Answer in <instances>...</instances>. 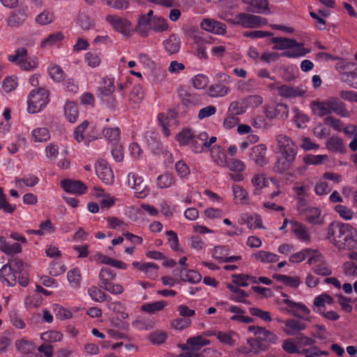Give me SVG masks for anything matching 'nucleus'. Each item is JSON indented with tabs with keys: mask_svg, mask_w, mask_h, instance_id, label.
Masks as SVG:
<instances>
[{
	"mask_svg": "<svg viewBox=\"0 0 357 357\" xmlns=\"http://www.w3.org/2000/svg\"><path fill=\"white\" fill-rule=\"evenodd\" d=\"M49 92L43 88L32 90L27 98V110L36 114L40 112L49 102Z\"/></svg>",
	"mask_w": 357,
	"mask_h": 357,
	"instance_id": "obj_2",
	"label": "nucleus"
},
{
	"mask_svg": "<svg viewBox=\"0 0 357 357\" xmlns=\"http://www.w3.org/2000/svg\"><path fill=\"white\" fill-rule=\"evenodd\" d=\"M313 271L319 275L322 276H328L332 274V270L330 266L327 264V263L324 261L319 262L313 268Z\"/></svg>",
	"mask_w": 357,
	"mask_h": 357,
	"instance_id": "obj_61",
	"label": "nucleus"
},
{
	"mask_svg": "<svg viewBox=\"0 0 357 357\" xmlns=\"http://www.w3.org/2000/svg\"><path fill=\"white\" fill-rule=\"evenodd\" d=\"M64 114L69 122L75 123L78 118L77 105L73 102H67L64 107Z\"/></svg>",
	"mask_w": 357,
	"mask_h": 357,
	"instance_id": "obj_38",
	"label": "nucleus"
},
{
	"mask_svg": "<svg viewBox=\"0 0 357 357\" xmlns=\"http://www.w3.org/2000/svg\"><path fill=\"white\" fill-rule=\"evenodd\" d=\"M264 114L269 119H279L284 121L289 115V107L284 103H273L264 107Z\"/></svg>",
	"mask_w": 357,
	"mask_h": 357,
	"instance_id": "obj_7",
	"label": "nucleus"
},
{
	"mask_svg": "<svg viewBox=\"0 0 357 357\" xmlns=\"http://www.w3.org/2000/svg\"><path fill=\"white\" fill-rule=\"evenodd\" d=\"M296 158L278 154V159L273 167L274 172L282 174L289 169Z\"/></svg>",
	"mask_w": 357,
	"mask_h": 357,
	"instance_id": "obj_26",
	"label": "nucleus"
},
{
	"mask_svg": "<svg viewBox=\"0 0 357 357\" xmlns=\"http://www.w3.org/2000/svg\"><path fill=\"white\" fill-rule=\"evenodd\" d=\"M248 331L257 336L262 342L268 344H276L278 337L276 334L261 326H250Z\"/></svg>",
	"mask_w": 357,
	"mask_h": 357,
	"instance_id": "obj_11",
	"label": "nucleus"
},
{
	"mask_svg": "<svg viewBox=\"0 0 357 357\" xmlns=\"http://www.w3.org/2000/svg\"><path fill=\"white\" fill-rule=\"evenodd\" d=\"M99 283L100 288L103 289L105 286L112 282L116 278V273L108 268H102L99 273Z\"/></svg>",
	"mask_w": 357,
	"mask_h": 357,
	"instance_id": "obj_34",
	"label": "nucleus"
},
{
	"mask_svg": "<svg viewBox=\"0 0 357 357\" xmlns=\"http://www.w3.org/2000/svg\"><path fill=\"white\" fill-rule=\"evenodd\" d=\"M272 42L275 44L274 50H287L296 44V40L282 38L274 37L271 39Z\"/></svg>",
	"mask_w": 357,
	"mask_h": 357,
	"instance_id": "obj_39",
	"label": "nucleus"
},
{
	"mask_svg": "<svg viewBox=\"0 0 357 357\" xmlns=\"http://www.w3.org/2000/svg\"><path fill=\"white\" fill-rule=\"evenodd\" d=\"M252 259L258 263L271 264L277 262L280 257L275 253L265 250H257L252 253Z\"/></svg>",
	"mask_w": 357,
	"mask_h": 357,
	"instance_id": "obj_21",
	"label": "nucleus"
},
{
	"mask_svg": "<svg viewBox=\"0 0 357 357\" xmlns=\"http://www.w3.org/2000/svg\"><path fill=\"white\" fill-rule=\"evenodd\" d=\"M267 149L264 144H260L254 146L249 153L250 159L252 160L257 165L263 167L268 163L266 157Z\"/></svg>",
	"mask_w": 357,
	"mask_h": 357,
	"instance_id": "obj_13",
	"label": "nucleus"
},
{
	"mask_svg": "<svg viewBox=\"0 0 357 357\" xmlns=\"http://www.w3.org/2000/svg\"><path fill=\"white\" fill-rule=\"evenodd\" d=\"M78 23L84 30H89L94 27L93 20L84 12H80L78 15Z\"/></svg>",
	"mask_w": 357,
	"mask_h": 357,
	"instance_id": "obj_56",
	"label": "nucleus"
},
{
	"mask_svg": "<svg viewBox=\"0 0 357 357\" xmlns=\"http://www.w3.org/2000/svg\"><path fill=\"white\" fill-rule=\"evenodd\" d=\"M208 134L206 132H201L198 135L194 133L190 148L196 153H201L204 148H206V139H208Z\"/></svg>",
	"mask_w": 357,
	"mask_h": 357,
	"instance_id": "obj_29",
	"label": "nucleus"
},
{
	"mask_svg": "<svg viewBox=\"0 0 357 357\" xmlns=\"http://www.w3.org/2000/svg\"><path fill=\"white\" fill-rule=\"evenodd\" d=\"M326 238L340 250L357 249V230L349 224L332 222Z\"/></svg>",
	"mask_w": 357,
	"mask_h": 357,
	"instance_id": "obj_1",
	"label": "nucleus"
},
{
	"mask_svg": "<svg viewBox=\"0 0 357 357\" xmlns=\"http://www.w3.org/2000/svg\"><path fill=\"white\" fill-rule=\"evenodd\" d=\"M230 89L225 84L216 83L209 86L207 90L208 95L211 98H220L227 96Z\"/></svg>",
	"mask_w": 357,
	"mask_h": 357,
	"instance_id": "obj_32",
	"label": "nucleus"
},
{
	"mask_svg": "<svg viewBox=\"0 0 357 357\" xmlns=\"http://www.w3.org/2000/svg\"><path fill=\"white\" fill-rule=\"evenodd\" d=\"M247 342L250 347L252 353L255 354H257L261 351H266L268 349L267 344L262 342L257 336L255 338L248 339Z\"/></svg>",
	"mask_w": 357,
	"mask_h": 357,
	"instance_id": "obj_48",
	"label": "nucleus"
},
{
	"mask_svg": "<svg viewBox=\"0 0 357 357\" xmlns=\"http://www.w3.org/2000/svg\"><path fill=\"white\" fill-rule=\"evenodd\" d=\"M27 50L24 47L18 48L14 54L8 55L9 61L17 65L22 70H31L37 68L38 62L36 56L28 57Z\"/></svg>",
	"mask_w": 357,
	"mask_h": 357,
	"instance_id": "obj_4",
	"label": "nucleus"
},
{
	"mask_svg": "<svg viewBox=\"0 0 357 357\" xmlns=\"http://www.w3.org/2000/svg\"><path fill=\"white\" fill-rule=\"evenodd\" d=\"M84 60L91 68H97L101 63V58L99 54L88 52L84 55Z\"/></svg>",
	"mask_w": 357,
	"mask_h": 357,
	"instance_id": "obj_59",
	"label": "nucleus"
},
{
	"mask_svg": "<svg viewBox=\"0 0 357 357\" xmlns=\"http://www.w3.org/2000/svg\"><path fill=\"white\" fill-rule=\"evenodd\" d=\"M15 209V205L7 202L6 195L3 193V188L0 187V210L7 213H13Z\"/></svg>",
	"mask_w": 357,
	"mask_h": 357,
	"instance_id": "obj_60",
	"label": "nucleus"
},
{
	"mask_svg": "<svg viewBox=\"0 0 357 357\" xmlns=\"http://www.w3.org/2000/svg\"><path fill=\"white\" fill-rule=\"evenodd\" d=\"M101 1L107 6L116 10H126L130 6L128 0H101Z\"/></svg>",
	"mask_w": 357,
	"mask_h": 357,
	"instance_id": "obj_62",
	"label": "nucleus"
},
{
	"mask_svg": "<svg viewBox=\"0 0 357 357\" xmlns=\"http://www.w3.org/2000/svg\"><path fill=\"white\" fill-rule=\"evenodd\" d=\"M144 98L143 89L140 85H136L133 87L128 101L131 107H134L136 105L139 104Z\"/></svg>",
	"mask_w": 357,
	"mask_h": 357,
	"instance_id": "obj_44",
	"label": "nucleus"
},
{
	"mask_svg": "<svg viewBox=\"0 0 357 357\" xmlns=\"http://www.w3.org/2000/svg\"><path fill=\"white\" fill-rule=\"evenodd\" d=\"M233 282L236 284V286L241 287H246L248 285V281L251 282L252 283H257V278L252 276H250L248 275L245 274H236L233 275Z\"/></svg>",
	"mask_w": 357,
	"mask_h": 357,
	"instance_id": "obj_50",
	"label": "nucleus"
},
{
	"mask_svg": "<svg viewBox=\"0 0 357 357\" xmlns=\"http://www.w3.org/2000/svg\"><path fill=\"white\" fill-rule=\"evenodd\" d=\"M63 34L60 31L53 33L41 41L40 47L45 48L57 45L63 40Z\"/></svg>",
	"mask_w": 357,
	"mask_h": 357,
	"instance_id": "obj_40",
	"label": "nucleus"
},
{
	"mask_svg": "<svg viewBox=\"0 0 357 357\" xmlns=\"http://www.w3.org/2000/svg\"><path fill=\"white\" fill-rule=\"evenodd\" d=\"M211 153L214 162L220 167H226L227 155L220 146H213L211 149Z\"/></svg>",
	"mask_w": 357,
	"mask_h": 357,
	"instance_id": "obj_36",
	"label": "nucleus"
},
{
	"mask_svg": "<svg viewBox=\"0 0 357 357\" xmlns=\"http://www.w3.org/2000/svg\"><path fill=\"white\" fill-rule=\"evenodd\" d=\"M104 137L112 144H116L120 139L121 131L119 128H106L102 131Z\"/></svg>",
	"mask_w": 357,
	"mask_h": 357,
	"instance_id": "obj_47",
	"label": "nucleus"
},
{
	"mask_svg": "<svg viewBox=\"0 0 357 357\" xmlns=\"http://www.w3.org/2000/svg\"><path fill=\"white\" fill-rule=\"evenodd\" d=\"M174 177L172 174L165 173L157 178V185L160 188H170L174 184Z\"/></svg>",
	"mask_w": 357,
	"mask_h": 357,
	"instance_id": "obj_52",
	"label": "nucleus"
},
{
	"mask_svg": "<svg viewBox=\"0 0 357 357\" xmlns=\"http://www.w3.org/2000/svg\"><path fill=\"white\" fill-rule=\"evenodd\" d=\"M284 324L286 326L284 331L289 335H296L298 332L302 331L306 328V324L305 323L294 319H287Z\"/></svg>",
	"mask_w": 357,
	"mask_h": 357,
	"instance_id": "obj_28",
	"label": "nucleus"
},
{
	"mask_svg": "<svg viewBox=\"0 0 357 357\" xmlns=\"http://www.w3.org/2000/svg\"><path fill=\"white\" fill-rule=\"evenodd\" d=\"M312 113L318 116H324L329 114V109L327 100L325 101L313 100L310 105Z\"/></svg>",
	"mask_w": 357,
	"mask_h": 357,
	"instance_id": "obj_33",
	"label": "nucleus"
},
{
	"mask_svg": "<svg viewBox=\"0 0 357 357\" xmlns=\"http://www.w3.org/2000/svg\"><path fill=\"white\" fill-rule=\"evenodd\" d=\"M279 96L286 98H294L303 96L305 91L298 88L293 87L287 84H283L277 87Z\"/></svg>",
	"mask_w": 357,
	"mask_h": 357,
	"instance_id": "obj_25",
	"label": "nucleus"
},
{
	"mask_svg": "<svg viewBox=\"0 0 357 357\" xmlns=\"http://www.w3.org/2000/svg\"><path fill=\"white\" fill-rule=\"evenodd\" d=\"M15 347L24 357H43L42 354L37 352L34 343L26 338L17 340Z\"/></svg>",
	"mask_w": 357,
	"mask_h": 357,
	"instance_id": "obj_12",
	"label": "nucleus"
},
{
	"mask_svg": "<svg viewBox=\"0 0 357 357\" xmlns=\"http://www.w3.org/2000/svg\"><path fill=\"white\" fill-rule=\"evenodd\" d=\"M296 209L299 214L305 217V221L314 225H320L323 223L321 218V211L319 208L309 206L305 198H298Z\"/></svg>",
	"mask_w": 357,
	"mask_h": 357,
	"instance_id": "obj_3",
	"label": "nucleus"
},
{
	"mask_svg": "<svg viewBox=\"0 0 357 357\" xmlns=\"http://www.w3.org/2000/svg\"><path fill=\"white\" fill-rule=\"evenodd\" d=\"M167 303L165 301H158L153 303H148L142 305V310L149 314H154L158 311L162 310Z\"/></svg>",
	"mask_w": 357,
	"mask_h": 357,
	"instance_id": "obj_45",
	"label": "nucleus"
},
{
	"mask_svg": "<svg viewBox=\"0 0 357 357\" xmlns=\"http://www.w3.org/2000/svg\"><path fill=\"white\" fill-rule=\"evenodd\" d=\"M306 252H307V258L308 259L307 263L310 265L317 264L319 262L323 261V259H324V256L318 250L307 248Z\"/></svg>",
	"mask_w": 357,
	"mask_h": 357,
	"instance_id": "obj_58",
	"label": "nucleus"
},
{
	"mask_svg": "<svg viewBox=\"0 0 357 357\" xmlns=\"http://www.w3.org/2000/svg\"><path fill=\"white\" fill-rule=\"evenodd\" d=\"M102 86L100 87L101 93L105 96L111 95L115 90L114 79L112 77H104L102 81Z\"/></svg>",
	"mask_w": 357,
	"mask_h": 357,
	"instance_id": "obj_49",
	"label": "nucleus"
},
{
	"mask_svg": "<svg viewBox=\"0 0 357 357\" xmlns=\"http://www.w3.org/2000/svg\"><path fill=\"white\" fill-rule=\"evenodd\" d=\"M194 132L190 129H184L176 135V140L181 145L191 146Z\"/></svg>",
	"mask_w": 357,
	"mask_h": 357,
	"instance_id": "obj_51",
	"label": "nucleus"
},
{
	"mask_svg": "<svg viewBox=\"0 0 357 357\" xmlns=\"http://www.w3.org/2000/svg\"><path fill=\"white\" fill-rule=\"evenodd\" d=\"M248 6L246 10L250 13L260 14H271L267 0H242Z\"/></svg>",
	"mask_w": 357,
	"mask_h": 357,
	"instance_id": "obj_15",
	"label": "nucleus"
},
{
	"mask_svg": "<svg viewBox=\"0 0 357 357\" xmlns=\"http://www.w3.org/2000/svg\"><path fill=\"white\" fill-rule=\"evenodd\" d=\"M229 248L227 245H217L213 248L212 256L213 258L222 261L229 255Z\"/></svg>",
	"mask_w": 357,
	"mask_h": 357,
	"instance_id": "obj_64",
	"label": "nucleus"
},
{
	"mask_svg": "<svg viewBox=\"0 0 357 357\" xmlns=\"http://www.w3.org/2000/svg\"><path fill=\"white\" fill-rule=\"evenodd\" d=\"M132 266L142 271L148 278L154 279L157 277L159 266L155 263L147 262L142 264L138 261H134Z\"/></svg>",
	"mask_w": 357,
	"mask_h": 357,
	"instance_id": "obj_23",
	"label": "nucleus"
},
{
	"mask_svg": "<svg viewBox=\"0 0 357 357\" xmlns=\"http://www.w3.org/2000/svg\"><path fill=\"white\" fill-rule=\"evenodd\" d=\"M48 73L50 77L55 82H61L63 79L65 73L62 68L56 64H51L48 68Z\"/></svg>",
	"mask_w": 357,
	"mask_h": 357,
	"instance_id": "obj_54",
	"label": "nucleus"
},
{
	"mask_svg": "<svg viewBox=\"0 0 357 357\" xmlns=\"http://www.w3.org/2000/svg\"><path fill=\"white\" fill-rule=\"evenodd\" d=\"M200 26L202 29L215 34H224L226 32L225 24L212 19L203 20Z\"/></svg>",
	"mask_w": 357,
	"mask_h": 357,
	"instance_id": "obj_19",
	"label": "nucleus"
},
{
	"mask_svg": "<svg viewBox=\"0 0 357 357\" xmlns=\"http://www.w3.org/2000/svg\"><path fill=\"white\" fill-rule=\"evenodd\" d=\"M32 139L36 142H45L50 139V132L47 128H38L33 130Z\"/></svg>",
	"mask_w": 357,
	"mask_h": 357,
	"instance_id": "obj_42",
	"label": "nucleus"
},
{
	"mask_svg": "<svg viewBox=\"0 0 357 357\" xmlns=\"http://www.w3.org/2000/svg\"><path fill=\"white\" fill-rule=\"evenodd\" d=\"M0 250L7 255H14L22 252V248L19 243H10L7 241L0 245Z\"/></svg>",
	"mask_w": 357,
	"mask_h": 357,
	"instance_id": "obj_41",
	"label": "nucleus"
},
{
	"mask_svg": "<svg viewBox=\"0 0 357 357\" xmlns=\"http://www.w3.org/2000/svg\"><path fill=\"white\" fill-rule=\"evenodd\" d=\"M152 19L148 18L140 15L137 19V24L136 26V31L142 36L146 37L149 36V31L151 28Z\"/></svg>",
	"mask_w": 357,
	"mask_h": 357,
	"instance_id": "obj_31",
	"label": "nucleus"
},
{
	"mask_svg": "<svg viewBox=\"0 0 357 357\" xmlns=\"http://www.w3.org/2000/svg\"><path fill=\"white\" fill-rule=\"evenodd\" d=\"M228 289L233 292L234 294L230 296L229 299L239 303H247L246 298L248 296V294L245 291L238 288L237 286L229 284L228 285Z\"/></svg>",
	"mask_w": 357,
	"mask_h": 357,
	"instance_id": "obj_37",
	"label": "nucleus"
},
{
	"mask_svg": "<svg viewBox=\"0 0 357 357\" xmlns=\"http://www.w3.org/2000/svg\"><path fill=\"white\" fill-rule=\"evenodd\" d=\"M279 152L278 154L296 158L297 147L291 138L285 135H278L276 137Z\"/></svg>",
	"mask_w": 357,
	"mask_h": 357,
	"instance_id": "obj_9",
	"label": "nucleus"
},
{
	"mask_svg": "<svg viewBox=\"0 0 357 357\" xmlns=\"http://www.w3.org/2000/svg\"><path fill=\"white\" fill-rule=\"evenodd\" d=\"M8 264L3 265L0 269V280L8 286H14L17 283V273Z\"/></svg>",
	"mask_w": 357,
	"mask_h": 357,
	"instance_id": "obj_27",
	"label": "nucleus"
},
{
	"mask_svg": "<svg viewBox=\"0 0 357 357\" xmlns=\"http://www.w3.org/2000/svg\"><path fill=\"white\" fill-rule=\"evenodd\" d=\"M105 20L115 31L125 36L130 34L131 22L127 19L116 15H108L106 16Z\"/></svg>",
	"mask_w": 357,
	"mask_h": 357,
	"instance_id": "obj_8",
	"label": "nucleus"
},
{
	"mask_svg": "<svg viewBox=\"0 0 357 357\" xmlns=\"http://www.w3.org/2000/svg\"><path fill=\"white\" fill-rule=\"evenodd\" d=\"M309 52L310 50L303 47L302 44L297 43L296 40V44L289 48L288 50L282 52V56L288 58H296L303 56Z\"/></svg>",
	"mask_w": 357,
	"mask_h": 357,
	"instance_id": "obj_30",
	"label": "nucleus"
},
{
	"mask_svg": "<svg viewBox=\"0 0 357 357\" xmlns=\"http://www.w3.org/2000/svg\"><path fill=\"white\" fill-rule=\"evenodd\" d=\"M329 114L334 112L336 114L347 117L349 116V111L346 109L344 104L338 98L335 97H331L327 99Z\"/></svg>",
	"mask_w": 357,
	"mask_h": 357,
	"instance_id": "obj_22",
	"label": "nucleus"
},
{
	"mask_svg": "<svg viewBox=\"0 0 357 357\" xmlns=\"http://www.w3.org/2000/svg\"><path fill=\"white\" fill-rule=\"evenodd\" d=\"M95 167L97 176L103 183L107 185H111L114 183V173L107 161L99 160Z\"/></svg>",
	"mask_w": 357,
	"mask_h": 357,
	"instance_id": "obj_10",
	"label": "nucleus"
},
{
	"mask_svg": "<svg viewBox=\"0 0 357 357\" xmlns=\"http://www.w3.org/2000/svg\"><path fill=\"white\" fill-rule=\"evenodd\" d=\"M328 160L326 155H312L308 154L303 157V160L306 165H318L323 164Z\"/></svg>",
	"mask_w": 357,
	"mask_h": 357,
	"instance_id": "obj_53",
	"label": "nucleus"
},
{
	"mask_svg": "<svg viewBox=\"0 0 357 357\" xmlns=\"http://www.w3.org/2000/svg\"><path fill=\"white\" fill-rule=\"evenodd\" d=\"M61 186L66 192L77 195L84 194L87 188L83 182L70 179L61 181Z\"/></svg>",
	"mask_w": 357,
	"mask_h": 357,
	"instance_id": "obj_18",
	"label": "nucleus"
},
{
	"mask_svg": "<svg viewBox=\"0 0 357 357\" xmlns=\"http://www.w3.org/2000/svg\"><path fill=\"white\" fill-rule=\"evenodd\" d=\"M273 278L291 287L296 288L301 283L300 279L298 277L292 278L286 275L279 274L274 275Z\"/></svg>",
	"mask_w": 357,
	"mask_h": 357,
	"instance_id": "obj_55",
	"label": "nucleus"
},
{
	"mask_svg": "<svg viewBox=\"0 0 357 357\" xmlns=\"http://www.w3.org/2000/svg\"><path fill=\"white\" fill-rule=\"evenodd\" d=\"M209 343L210 342L208 340L202 336H196L188 338L186 342L187 345H189L190 347H192L197 352L202 347L206 346L209 344Z\"/></svg>",
	"mask_w": 357,
	"mask_h": 357,
	"instance_id": "obj_46",
	"label": "nucleus"
},
{
	"mask_svg": "<svg viewBox=\"0 0 357 357\" xmlns=\"http://www.w3.org/2000/svg\"><path fill=\"white\" fill-rule=\"evenodd\" d=\"M27 17L26 8H20L10 13L6 20L8 26L19 27L23 24Z\"/></svg>",
	"mask_w": 357,
	"mask_h": 357,
	"instance_id": "obj_24",
	"label": "nucleus"
},
{
	"mask_svg": "<svg viewBox=\"0 0 357 357\" xmlns=\"http://www.w3.org/2000/svg\"><path fill=\"white\" fill-rule=\"evenodd\" d=\"M167 338V335L165 332L162 331H155L151 333L148 339L153 344H161L164 343Z\"/></svg>",
	"mask_w": 357,
	"mask_h": 357,
	"instance_id": "obj_57",
	"label": "nucleus"
},
{
	"mask_svg": "<svg viewBox=\"0 0 357 357\" xmlns=\"http://www.w3.org/2000/svg\"><path fill=\"white\" fill-rule=\"evenodd\" d=\"M283 296L285 298L283 300V303L290 308V312L292 315L303 319H305L307 316L309 315L310 311L303 303H296L291 300H289L287 294H284Z\"/></svg>",
	"mask_w": 357,
	"mask_h": 357,
	"instance_id": "obj_14",
	"label": "nucleus"
},
{
	"mask_svg": "<svg viewBox=\"0 0 357 357\" xmlns=\"http://www.w3.org/2000/svg\"><path fill=\"white\" fill-rule=\"evenodd\" d=\"M335 211L345 220H351L354 215V211L351 208L341 204L336 205L335 206Z\"/></svg>",
	"mask_w": 357,
	"mask_h": 357,
	"instance_id": "obj_63",
	"label": "nucleus"
},
{
	"mask_svg": "<svg viewBox=\"0 0 357 357\" xmlns=\"http://www.w3.org/2000/svg\"><path fill=\"white\" fill-rule=\"evenodd\" d=\"M181 45L180 37L176 34H171L163 41L164 48L168 55H172L179 52Z\"/></svg>",
	"mask_w": 357,
	"mask_h": 357,
	"instance_id": "obj_20",
	"label": "nucleus"
},
{
	"mask_svg": "<svg viewBox=\"0 0 357 357\" xmlns=\"http://www.w3.org/2000/svg\"><path fill=\"white\" fill-rule=\"evenodd\" d=\"M151 28V30L153 31L154 32L161 33L168 30L169 24L165 18L155 16V17L152 19Z\"/></svg>",
	"mask_w": 357,
	"mask_h": 357,
	"instance_id": "obj_43",
	"label": "nucleus"
},
{
	"mask_svg": "<svg viewBox=\"0 0 357 357\" xmlns=\"http://www.w3.org/2000/svg\"><path fill=\"white\" fill-rule=\"evenodd\" d=\"M88 294L91 299L98 303L111 301V297L106 294L100 288L93 286L89 288Z\"/></svg>",
	"mask_w": 357,
	"mask_h": 357,
	"instance_id": "obj_35",
	"label": "nucleus"
},
{
	"mask_svg": "<svg viewBox=\"0 0 357 357\" xmlns=\"http://www.w3.org/2000/svg\"><path fill=\"white\" fill-rule=\"evenodd\" d=\"M234 23L244 28H255L266 24L267 20L259 15L241 13L235 16Z\"/></svg>",
	"mask_w": 357,
	"mask_h": 357,
	"instance_id": "obj_5",
	"label": "nucleus"
},
{
	"mask_svg": "<svg viewBox=\"0 0 357 357\" xmlns=\"http://www.w3.org/2000/svg\"><path fill=\"white\" fill-rule=\"evenodd\" d=\"M174 275L176 278H179L183 282L190 283H198L202 280V275L197 271L187 270L185 268L175 269L174 271Z\"/></svg>",
	"mask_w": 357,
	"mask_h": 357,
	"instance_id": "obj_16",
	"label": "nucleus"
},
{
	"mask_svg": "<svg viewBox=\"0 0 357 357\" xmlns=\"http://www.w3.org/2000/svg\"><path fill=\"white\" fill-rule=\"evenodd\" d=\"M127 183L135 190L137 198H144L149 194V188L144 183L142 178L135 172H130L128 175Z\"/></svg>",
	"mask_w": 357,
	"mask_h": 357,
	"instance_id": "obj_6",
	"label": "nucleus"
},
{
	"mask_svg": "<svg viewBox=\"0 0 357 357\" xmlns=\"http://www.w3.org/2000/svg\"><path fill=\"white\" fill-rule=\"evenodd\" d=\"M290 223L291 226V232L298 239L303 242H310V233L308 230V228L305 225L298 221H291Z\"/></svg>",
	"mask_w": 357,
	"mask_h": 357,
	"instance_id": "obj_17",
	"label": "nucleus"
}]
</instances>
